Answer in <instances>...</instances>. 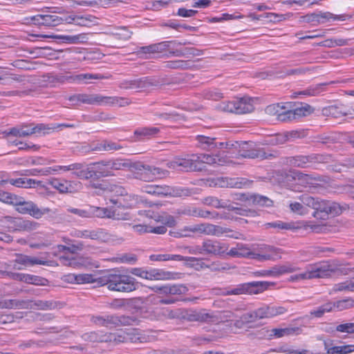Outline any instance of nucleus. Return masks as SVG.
I'll use <instances>...</instances> for the list:
<instances>
[{"label": "nucleus", "mask_w": 354, "mask_h": 354, "mask_svg": "<svg viewBox=\"0 0 354 354\" xmlns=\"http://www.w3.org/2000/svg\"><path fill=\"white\" fill-rule=\"evenodd\" d=\"M68 277L70 281H74L77 284L97 282L101 286H106L111 291L130 292L138 288L136 279L128 274H109L96 279L91 274H71Z\"/></svg>", "instance_id": "1"}, {"label": "nucleus", "mask_w": 354, "mask_h": 354, "mask_svg": "<svg viewBox=\"0 0 354 354\" xmlns=\"http://www.w3.org/2000/svg\"><path fill=\"white\" fill-rule=\"evenodd\" d=\"M298 199L306 205V206L311 207L316 211L314 214V216H316L315 214L317 212L325 213L326 214L337 216L348 208L346 204H339L334 201L314 198L308 194H302L299 196Z\"/></svg>", "instance_id": "2"}, {"label": "nucleus", "mask_w": 354, "mask_h": 354, "mask_svg": "<svg viewBox=\"0 0 354 354\" xmlns=\"http://www.w3.org/2000/svg\"><path fill=\"white\" fill-rule=\"evenodd\" d=\"M274 283L268 281H252L241 283L236 287H228L223 289L216 290V294L219 295H239L243 294H259L267 290L270 286Z\"/></svg>", "instance_id": "3"}, {"label": "nucleus", "mask_w": 354, "mask_h": 354, "mask_svg": "<svg viewBox=\"0 0 354 354\" xmlns=\"http://www.w3.org/2000/svg\"><path fill=\"white\" fill-rule=\"evenodd\" d=\"M70 100L97 106H113L115 104L122 106L123 103L121 101L123 102L125 100L113 96H104L99 93H82L73 95L70 97Z\"/></svg>", "instance_id": "4"}, {"label": "nucleus", "mask_w": 354, "mask_h": 354, "mask_svg": "<svg viewBox=\"0 0 354 354\" xmlns=\"http://www.w3.org/2000/svg\"><path fill=\"white\" fill-rule=\"evenodd\" d=\"M54 306L50 301L8 299L0 301V308L49 310Z\"/></svg>", "instance_id": "5"}, {"label": "nucleus", "mask_w": 354, "mask_h": 354, "mask_svg": "<svg viewBox=\"0 0 354 354\" xmlns=\"http://www.w3.org/2000/svg\"><path fill=\"white\" fill-rule=\"evenodd\" d=\"M14 206L17 212L21 214H28L36 219L42 218L45 214L51 212L48 207L40 208L38 205L31 201H26L21 196L17 197L14 201Z\"/></svg>", "instance_id": "6"}, {"label": "nucleus", "mask_w": 354, "mask_h": 354, "mask_svg": "<svg viewBox=\"0 0 354 354\" xmlns=\"http://www.w3.org/2000/svg\"><path fill=\"white\" fill-rule=\"evenodd\" d=\"M330 266L326 263L308 265L305 272L290 277L291 281L324 278L330 274Z\"/></svg>", "instance_id": "7"}, {"label": "nucleus", "mask_w": 354, "mask_h": 354, "mask_svg": "<svg viewBox=\"0 0 354 354\" xmlns=\"http://www.w3.org/2000/svg\"><path fill=\"white\" fill-rule=\"evenodd\" d=\"M136 176L142 180L149 182L157 178H161L168 174L167 170L160 167L145 165L140 162H136L135 165Z\"/></svg>", "instance_id": "8"}, {"label": "nucleus", "mask_w": 354, "mask_h": 354, "mask_svg": "<svg viewBox=\"0 0 354 354\" xmlns=\"http://www.w3.org/2000/svg\"><path fill=\"white\" fill-rule=\"evenodd\" d=\"M198 154L187 155L184 158H176L167 165L170 169L183 171H201Z\"/></svg>", "instance_id": "9"}, {"label": "nucleus", "mask_w": 354, "mask_h": 354, "mask_svg": "<svg viewBox=\"0 0 354 354\" xmlns=\"http://www.w3.org/2000/svg\"><path fill=\"white\" fill-rule=\"evenodd\" d=\"M111 339H113V344H118L127 342H144L147 338L138 329L132 328L127 330H119L111 333Z\"/></svg>", "instance_id": "10"}, {"label": "nucleus", "mask_w": 354, "mask_h": 354, "mask_svg": "<svg viewBox=\"0 0 354 354\" xmlns=\"http://www.w3.org/2000/svg\"><path fill=\"white\" fill-rule=\"evenodd\" d=\"M185 237L192 236V234H203L207 236L219 235L223 230L215 225L208 223L195 224L190 226H185L182 228Z\"/></svg>", "instance_id": "11"}, {"label": "nucleus", "mask_w": 354, "mask_h": 354, "mask_svg": "<svg viewBox=\"0 0 354 354\" xmlns=\"http://www.w3.org/2000/svg\"><path fill=\"white\" fill-rule=\"evenodd\" d=\"M201 244L203 254L211 257H221L229 248L227 243L214 239H205Z\"/></svg>", "instance_id": "12"}, {"label": "nucleus", "mask_w": 354, "mask_h": 354, "mask_svg": "<svg viewBox=\"0 0 354 354\" xmlns=\"http://www.w3.org/2000/svg\"><path fill=\"white\" fill-rule=\"evenodd\" d=\"M252 259L259 261H276L281 259V250L271 245H264L253 252Z\"/></svg>", "instance_id": "13"}, {"label": "nucleus", "mask_w": 354, "mask_h": 354, "mask_svg": "<svg viewBox=\"0 0 354 354\" xmlns=\"http://www.w3.org/2000/svg\"><path fill=\"white\" fill-rule=\"evenodd\" d=\"M15 257L16 258L10 261L8 265V267H10L14 270H21L35 265H47L46 261L39 259L35 257L22 254H16Z\"/></svg>", "instance_id": "14"}, {"label": "nucleus", "mask_w": 354, "mask_h": 354, "mask_svg": "<svg viewBox=\"0 0 354 354\" xmlns=\"http://www.w3.org/2000/svg\"><path fill=\"white\" fill-rule=\"evenodd\" d=\"M299 268L289 263L283 265H276L268 270H262L254 272L255 277H278L286 273H291L298 270Z\"/></svg>", "instance_id": "15"}, {"label": "nucleus", "mask_w": 354, "mask_h": 354, "mask_svg": "<svg viewBox=\"0 0 354 354\" xmlns=\"http://www.w3.org/2000/svg\"><path fill=\"white\" fill-rule=\"evenodd\" d=\"M95 324L102 326H120V325H132L136 319L127 316L117 317L109 315L106 317H97L93 318Z\"/></svg>", "instance_id": "16"}, {"label": "nucleus", "mask_w": 354, "mask_h": 354, "mask_svg": "<svg viewBox=\"0 0 354 354\" xmlns=\"http://www.w3.org/2000/svg\"><path fill=\"white\" fill-rule=\"evenodd\" d=\"M312 112V109L310 105H301L292 110L284 111V113L280 114L279 120L282 122L290 121L296 120L301 117L306 116Z\"/></svg>", "instance_id": "17"}, {"label": "nucleus", "mask_w": 354, "mask_h": 354, "mask_svg": "<svg viewBox=\"0 0 354 354\" xmlns=\"http://www.w3.org/2000/svg\"><path fill=\"white\" fill-rule=\"evenodd\" d=\"M30 22L36 26H56L64 22L62 17L54 15H37L30 18Z\"/></svg>", "instance_id": "18"}, {"label": "nucleus", "mask_w": 354, "mask_h": 354, "mask_svg": "<svg viewBox=\"0 0 354 354\" xmlns=\"http://www.w3.org/2000/svg\"><path fill=\"white\" fill-rule=\"evenodd\" d=\"M77 238L90 239L103 242L110 240V235L102 229L78 230L75 232Z\"/></svg>", "instance_id": "19"}, {"label": "nucleus", "mask_w": 354, "mask_h": 354, "mask_svg": "<svg viewBox=\"0 0 354 354\" xmlns=\"http://www.w3.org/2000/svg\"><path fill=\"white\" fill-rule=\"evenodd\" d=\"M324 346L326 354H350L354 352V344L340 343L335 345L332 339L324 340Z\"/></svg>", "instance_id": "20"}, {"label": "nucleus", "mask_w": 354, "mask_h": 354, "mask_svg": "<svg viewBox=\"0 0 354 354\" xmlns=\"http://www.w3.org/2000/svg\"><path fill=\"white\" fill-rule=\"evenodd\" d=\"M257 316L259 319L265 318H272L281 315L287 312V309L283 306L263 305L256 309Z\"/></svg>", "instance_id": "21"}, {"label": "nucleus", "mask_w": 354, "mask_h": 354, "mask_svg": "<svg viewBox=\"0 0 354 354\" xmlns=\"http://www.w3.org/2000/svg\"><path fill=\"white\" fill-rule=\"evenodd\" d=\"M58 251L64 252V254L59 257L61 263L65 266H71L75 268L86 266V259L80 257L78 259L67 256V246L59 245L57 246Z\"/></svg>", "instance_id": "22"}, {"label": "nucleus", "mask_w": 354, "mask_h": 354, "mask_svg": "<svg viewBox=\"0 0 354 354\" xmlns=\"http://www.w3.org/2000/svg\"><path fill=\"white\" fill-rule=\"evenodd\" d=\"M8 183L13 186L22 188H32L35 187L36 185L38 186L41 185V181L21 177L18 178L1 180H0V185H3Z\"/></svg>", "instance_id": "23"}, {"label": "nucleus", "mask_w": 354, "mask_h": 354, "mask_svg": "<svg viewBox=\"0 0 354 354\" xmlns=\"http://www.w3.org/2000/svg\"><path fill=\"white\" fill-rule=\"evenodd\" d=\"M307 21H317L319 24H323L326 21L330 20L344 21L346 16L344 15H335L330 12H319L318 14H312L305 17Z\"/></svg>", "instance_id": "24"}, {"label": "nucleus", "mask_w": 354, "mask_h": 354, "mask_svg": "<svg viewBox=\"0 0 354 354\" xmlns=\"http://www.w3.org/2000/svg\"><path fill=\"white\" fill-rule=\"evenodd\" d=\"M252 143L245 142L242 143L239 155L243 158H265L266 153L259 149H253L252 147Z\"/></svg>", "instance_id": "25"}, {"label": "nucleus", "mask_w": 354, "mask_h": 354, "mask_svg": "<svg viewBox=\"0 0 354 354\" xmlns=\"http://www.w3.org/2000/svg\"><path fill=\"white\" fill-rule=\"evenodd\" d=\"M49 37L61 40L63 43L68 44H79L86 42L88 35L86 33H80L75 35H56Z\"/></svg>", "instance_id": "26"}, {"label": "nucleus", "mask_w": 354, "mask_h": 354, "mask_svg": "<svg viewBox=\"0 0 354 354\" xmlns=\"http://www.w3.org/2000/svg\"><path fill=\"white\" fill-rule=\"evenodd\" d=\"M30 124H24L19 126H16L11 129H9L3 132V136L6 138H10L11 136L13 137H26L32 135V132H30Z\"/></svg>", "instance_id": "27"}, {"label": "nucleus", "mask_w": 354, "mask_h": 354, "mask_svg": "<svg viewBox=\"0 0 354 354\" xmlns=\"http://www.w3.org/2000/svg\"><path fill=\"white\" fill-rule=\"evenodd\" d=\"M175 274L162 269L151 268L149 270L148 280L151 281H167L174 279Z\"/></svg>", "instance_id": "28"}, {"label": "nucleus", "mask_w": 354, "mask_h": 354, "mask_svg": "<svg viewBox=\"0 0 354 354\" xmlns=\"http://www.w3.org/2000/svg\"><path fill=\"white\" fill-rule=\"evenodd\" d=\"M253 253L254 252L249 249L247 245L237 243L236 247L231 248L228 252L227 251L225 254L232 257H245L252 259Z\"/></svg>", "instance_id": "29"}, {"label": "nucleus", "mask_w": 354, "mask_h": 354, "mask_svg": "<svg viewBox=\"0 0 354 354\" xmlns=\"http://www.w3.org/2000/svg\"><path fill=\"white\" fill-rule=\"evenodd\" d=\"M136 162H132L128 160H122V159H115V160H109V164L108 166H111V171L113 170H121L128 169L136 175V169L135 165Z\"/></svg>", "instance_id": "30"}, {"label": "nucleus", "mask_w": 354, "mask_h": 354, "mask_svg": "<svg viewBox=\"0 0 354 354\" xmlns=\"http://www.w3.org/2000/svg\"><path fill=\"white\" fill-rule=\"evenodd\" d=\"M236 113L244 114L254 110L252 100L249 97H243L236 100Z\"/></svg>", "instance_id": "31"}, {"label": "nucleus", "mask_w": 354, "mask_h": 354, "mask_svg": "<svg viewBox=\"0 0 354 354\" xmlns=\"http://www.w3.org/2000/svg\"><path fill=\"white\" fill-rule=\"evenodd\" d=\"M109 160H103L93 164V176L106 177L113 176V173L111 171V166H108Z\"/></svg>", "instance_id": "32"}, {"label": "nucleus", "mask_w": 354, "mask_h": 354, "mask_svg": "<svg viewBox=\"0 0 354 354\" xmlns=\"http://www.w3.org/2000/svg\"><path fill=\"white\" fill-rule=\"evenodd\" d=\"M198 160L200 166L201 167V170L205 169V165H223L225 160L220 158L218 156H212V155H207V154H198Z\"/></svg>", "instance_id": "33"}, {"label": "nucleus", "mask_w": 354, "mask_h": 354, "mask_svg": "<svg viewBox=\"0 0 354 354\" xmlns=\"http://www.w3.org/2000/svg\"><path fill=\"white\" fill-rule=\"evenodd\" d=\"M73 183L72 181L59 178H53L49 181V184L60 193L72 192L73 189Z\"/></svg>", "instance_id": "34"}, {"label": "nucleus", "mask_w": 354, "mask_h": 354, "mask_svg": "<svg viewBox=\"0 0 354 354\" xmlns=\"http://www.w3.org/2000/svg\"><path fill=\"white\" fill-rule=\"evenodd\" d=\"M196 139L200 147L205 150H212L214 148H221L223 146V142H216L214 138L205 136H198Z\"/></svg>", "instance_id": "35"}, {"label": "nucleus", "mask_w": 354, "mask_h": 354, "mask_svg": "<svg viewBox=\"0 0 354 354\" xmlns=\"http://www.w3.org/2000/svg\"><path fill=\"white\" fill-rule=\"evenodd\" d=\"M259 319L256 310L243 314L241 317L234 321V326L238 328H242L247 324L256 322Z\"/></svg>", "instance_id": "36"}, {"label": "nucleus", "mask_w": 354, "mask_h": 354, "mask_svg": "<svg viewBox=\"0 0 354 354\" xmlns=\"http://www.w3.org/2000/svg\"><path fill=\"white\" fill-rule=\"evenodd\" d=\"M216 185L219 187H229L232 188H241L245 184L246 182L239 178H217Z\"/></svg>", "instance_id": "37"}, {"label": "nucleus", "mask_w": 354, "mask_h": 354, "mask_svg": "<svg viewBox=\"0 0 354 354\" xmlns=\"http://www.w3.org/2000/svg\"><path fill=\"white\" fill-rule=\"evenodd\" d=\"M111 333L108 334H100L95 332H91L86 333L83 335L85 340L90 342H111L113 344V339H111Z\"/></svg>", "instance_id": "38"}, {"label": "nucleus", "mask_w": 354, "mask_h": 354, "mask_svg": "<svg viewBox=\"0 0 354 354\" xmlns=\"http://www.w3.org/2000/svg\"><path fill=\"white\" fill-rule=\"evenodd\" d=\"M326 86V84H317V85H313V86H311L306 89H304L299 92L295 93V94L297 95H304V96L317 95L324 91Z\"/></svg>", "instance_id": "39"}, {"label": "nucleus", "mask_w": 354, "mask_h": 354, "mask_svg": "<svg viewBox=\"0 0 354 354\" xmlns=\"http://www.w3.org/2000/svg\"><path fill=\"white\" fill-rule=\"evenodd\" d=\"M103 76L99 74L84 73L70 77V80L74 83H88L91 80H100Z\"/></svg>", "instance_id": "40"}, {"label": "nucleus", "mask_w": 354, "mask_h": 354, "mask_svg": "<svg viewBox=\"0 0 354 354\" xmlns=\"http://www.w3.org/2000/svg\"><path fill=\"white\" fill-rule=\"evenodd\" d=\"M156 195V196H167V195H174V196H183L187 194V191L180 189L177 190L176 193L174 191L167 186H159L155 185Z\"/></svg>", "instance_id": "41"}, {"label": "nucleus", "mask_w": 354, "mask_h": 354, "mask_svg": "<svg viewBox=\"0 0 354 354\" xmlns=\"http://www.w3.org/2000/svg\"><path fill=\"white\" fill-rule=\"evenodd\" d=\"M122 148V147L116 142L103 140L100 143H97L94 147L95 151H117Z\"/></svg>", "instance_id": "42"}, {"label": "nucleus", "mask_w": 354, "mask_h": 354, "mask_svg": "<svg viewBox=\"0 0 354 354\" xmlns=\"http://www.w3.org/2000/svg\"><path fill=\"white\" fill-rule=\"evenodd\" d=\"M149 259L153 261H183L184 257L178 254H157L150 255Z\"/></svg>", "instance_id": "43"}, {"label": "nucleus", "mask_w": 354, "mask_h": 354, "mask_svg": "<svg viewBox=\"0 0 354 354\" xmlns=\"http://www.w3.org/2000/svg\"><path fill=\"white\" fill-rule=\"evenodd\" d=\"M88 212V217L109 218V208L91 206Z\"/></svg>", "instance_id": "44"}, {"label": "nucleus", "mask_w": 354, "mask_h": 354, "mask_svg": "<svg viewBox=\"0 0 354 354\" xmlns=\"http://www.w3.org/2000/svg\"><path fill=\"white\" fill-rule=\"evenodd\" d=\"M295 329L292 328H275L269 331L270 337L280 338L293 334Z\"/></svg>", "instance_id": "45"}, {"label": "nucleus", "mask_w": 354, "mask_h": 354, "mask_svg": "<svg viewBox=\"0 0 354 354\" xmlns=\"http://www.w3.org/2000/svg\"><path fill=\"white\" fill-rule=\"evenodd\" d=\"M300 200L299 201H290L289 203V207L290 211L298 215H305L308 212L306 207Z\"/></svg>", "instance_id": "46"}, {"label": "nucleus", "mask_w": 354, "mask_h": 354, "mask_svg": "<svg viewBox=\"0 0 354 354\" xmlns=\"http://www.w3.org/2000/svg\"><path fill=\"white\" fill-rule=\"evenodd\" d=\"M326 113H328L333 118H340L347 115L345 107L343 105H333L325 109Z\"/></svg>", "instance_id": "47"}, {"label": "nucleus", "mask_w": 354, "mask_h": 354, "mask_svg": "<svg viewBox=\"0 0 354 354\" xmlns=\"http://www.w3.org/2000/svg\"><path fill=\"white\" fill-rule=\"evenodd\" d=\"M159 131V129L155 127H141L135 131V135L142 138H149L157 134Z\"/></svg>", "instance_id": "48"}, {"label": "nucleus", "mask_w": 354, "mask_h": 354, "mask_svg": "<svg viewBox=\"0 0 354 354\" xmlns=\"http://www.w3.org/2000/svg\"><path fill=\"white\" fill-rule=\"evenodd\" d=\"M129 214L124 212L123 208L117 207L109 208V218L114 220H127L128 219Z\"/></svg>", "instance_id": "49"}, {"label": "nucleus", "mask_w": 354, "mask_h": 354, "mask_svg": "<svg viewBox=\"0 0 354 354\" xmlns=\"http://www.w3.org/2000/svg\"><path fill=\"white\" fill-rule=\"evenodd\" d=\"M291 176L295 184L300 185L305 187H308V179H310V174H303L299 171H294L292 172V175Z\"/></svg>", "instance_id": "50"}, {"label": "nucleus", "mask_w": 354, "mask_h": 354, "mask_svg": "<svg viewBox=\"0 0 354 354\" xmlns=\"http://www.w3.org/2000/svg\"><path fill=\"white\" fill-rule=\"evenodd\" d=\"M203 203L212 206L215 208H227V203L221 200H219L216 197L214 196H208L203 199Z\"/></svg>", "instance_id": "51"}, {"label": "nucleus", "mask_w": 354, "mask_h": 354, "mask_svg": "<svg viewBox=\"0 0 354 354\" xmlns=\"http://www.w3.org/2000/svg\"><path fill=\"white\" fill-rule=\"evenodd\" d=\"M22 281L37 286H44L46 285L47 280L38 276H35L29 274H24Z\"/></svg>", "instance_id": "52"}, {"label": "nucleus", "mask_w": 354, "mask_h": 354, "mask_svg": "<svg viewBox=\"0 0 354 354\" xmlns=\"http://www.w3.org/2000/svg\"><path fill=\"white\" fill-rule=\"evenodd\" d=\"M74 174L81 179H88L93 176V171L89 167L81 164V169H77Z\"/></svg>", "instance_id": "53"}, {"label": "nucleus", "mask_w": 354, "mask_h": 354, "mask_svg": "<svg viewBox=\"0 0 354 354\" xmlns=\"http://www.w3.org/2000/svg\"><path fill=\"white\" fill-rule=\"evenodd\" d=\"M203 54L202 50L194 48H185L183 50H177L175 53L176 56H185L189 57L190 56H200Z\"/></svg>", "instance_id": "54"}, {"label": "nucleus", "mask_w": 354, "mask_h": 354, "mask_svg": "<svg viewBox=\"0 0 354 354\" xmlns=\"http://www.w3.org/2000/svg\"><path fill=\"white\" fill-rule=\"evenodd\" d=\"M332 309L333 303H327L310 311V315L316 317H321L325 313L330 312Z\"/></svg>", "instance_id": "55"}, {"label": "nucleus", "mask_w": 354, "mask_h": 354, "mask_svg": "<svg viewBox=\"0 0 354 354\" xmlns=\"http://www.w3.org/2000/svg\"><path fill=\"white\" fill-rule=\"evenodd\" d=\"M187 288L183 285H168L167 295H180L185 294Z\"/></svg>", "instance_id": "56"}, {"label": "nucleus", "mask_w": 354, "mask_h": 354, "mask_svg": "<svg viewBox=\"0 0 354 354\" xmlns=\"http://www.w3.org/2000/svg\"><path fill=\"white\" fill-rule=\"evenodd\" d=\"M156 221L169 227H173L176 224L174 217L165 213L159 215Z\"/></svg>", "instance_id": "57"}, {"label": "nucleus", "mask_w": 354, "mask_h": 354, "mask_svg": "<svg viewBox=\"0 0 354 354\" xmlns=\"http://www.w3.org/2000/svg\"><path fill=\"white\" fill-rule=\"evenodd\" d=\"M216 227H218L223 230L222 233H221L219 235H213L214 236L220 237L223 234H225L227 237L232 238L235 239H240L242 237V234L238 232H234L230 228L223 227L221 225H215Z\"/></svg>", "instance_id": "58"}, {"label": "nucleus", "mask_w": 354, "mask_h": 354, "mask_svg": "<svg viewBox=\"0 0 354 354\" xmlns=\"http://www.w3.org/2000/svg\"><path fill=\"white\" fill-rule=\"evenodd\" d=\"M227 209H229V210L234 212L236 214H239V215H241V216H254L256 214L254 211H252V210H250V209H245V208H242V207H234V206H233L232 205H227Z\"/></svg>", "instance_id": "59"}, {"label": "nucleus", "mask_w": 354, "mask_h": 354, "mask_svg": "<svg viewBox=\"0 0 354 354\" xmlns=\"http://www.w3.org/2000/svg\"><path fill=\"white\" fill-rule=\"evenodd\" d=\"M236 100L230 102H223L218 105V109L225 112L236 113Z\"/></svg>", "instance_id": "60"}, {"label": "nucleus", "mask_w": 354, "mask_h": 354, "mask_svg": "<svg viewBox=\"0 0 354 354\" xmlns=\"http://www.w3.org/2000/svg\"><path fill=\"white\" fill-rule=\"evenodd\" d=\"M283 109V106H279V104H271L266 107V112L270 115H277V118L279 120V115L284 113L282 110Z\"/></svg>", "instance_id": "61"}, {"label": "nucleus", "mask_w": 354, "mask_h": 354, "mask_svg": "<svg viewBox=\"0 0 354 354\" xmlns=\"http://www.w3.org/2000/svg\"><path fill=\"white\" fill-rule=\"evenodd\" d=\"M17 196L0 190V201L8 204L12 205Z\"/></svg>", "instance_id": "62"}, {"label": "nucleus", "mask_w": 354, "mask_h": 354, "mask_svg": "<svg viewBox=\"0 0 354 354\" xmlns=\"http://www.w3.org/2000/svg\"><path fill=\"white\" fill-rule=\"evenodd\" d=\"M95 20V17L91 15L87 16H77L76 24L82 26H89Z\"/></svg>", "instance_id": "63"}, {"label": "nucleus", "mask_w": 354, "mask_h": 354, "mask_svg": "<svg viewBox=\"0 0 354 354\" xmlns=\"http://www.w3.org/2000/svg\"><path fill=\"white\" fill-rule=\"evenodd\" d=\"M336 330L340 333H354V323H343L336 326Z\"/></svg>", "instance_id": "64"}]
</instances>
